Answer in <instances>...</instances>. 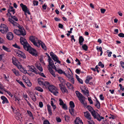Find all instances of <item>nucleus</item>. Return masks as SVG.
<instances>
[{"instance_id":"obj_17","label":"nucleus","mask_w":124,"mask_h":124,"mask_svg":"<svg viewBox=\"0 0 124 124\" xmlns=\"http://www.w3.org/2000/svg\"><path fill=\"white\" fill-rule=\"evenodd\" d=\"M48 69L50 73L52 74V75L54 77H55L56 75L55 74L54 72L52 69V68L50 67H48Z\"/></svg>"},{"instance_id":"obj_31","label":"nucleus","mask_w":124,"mask_h":124,"mask_svg":"<svg viewBox=\"0 0 124 124\" xmlns=\"http://www.w3.org/2000/svg\"><path fill=\"white\" fill-rule=\"evenodd\" d=\"M20 70L24 74H26L27 73L26 70H25V69L23 67L20 68Z\"/></svg>"},{"instance_id":"obj_1","label":"nucleus","mask_w":124,"mask_h":124,"mask_svg":"<svg viewBox=\"0 0 124 124\" xmlns=\"http://www.w3.org/2000/svg\"><path fill=\"white\" fill-rule=\"evenodd\" d=\"M21 44L23 46V48L25 50L29 52L33 55L35 56H37L36 50L31 47L28 42H22Z\"/></svg>"},{"instance_id":"obj_44","label":"nucleus","mask_w":124,"mask_h":124,"mask_svg":"<svg viewBox=\"0 0 124 124\" xmlns=\"http://www.w3.org/2000/svg\"><path fill=\"white\" fill-rule=\"evenodd\" d=\"M36 41H35L32 43H33V44L35 46H37L38 47H40V43L39 44V45H38L37 44V43L36 42Z\"/></svg>"},{"instance_id":"obj_29","label":"nucleus","mask_w":124,"mask_h":124,"mask_svg":"<svg viewBox=\"0 0 124 124\" xmlns=\"http://www.w3.org/2000/svg\"><path fill=\"white\" fill-rule=\"evenodd\" d=\"M62 91L63 92H68L67 90L66 89V88L64 87V86H62V87H61V89Z\"/></svg>"},{"instance_id":"obj_55","label":"nucleus","mask_w":124,"mask_h":124,"mask_svg":"<svg viewBox=\"0 0 124 124\" xmlns=\"http://www.w3.org/2000/svg\"><path fill=\"white\" fill-rule=\"evenodd\" d=\"M4 91H5V92H6L7 93L10 95V96L11 97L13 96V95H12L10 92H8V91H6V90H4Z\"/></svg>"},{"instance_id":"obj_26","label":"nucleus","mask_w":124,"mask_h":124,"mask_svg":"<svg viewBox=\"0 0 124 124\" xmlns=\"http://www.w3.org/2000/svg\"><path fill=\"white\" fill-rule=\"evenodd\" d=\"M36 67L39 70V71H42L43 69L42 67L41 66V65L40 64H39L38 65H37Z\"/></svg>"},{"instance_id":"obj_57","label":"nucleus","mask_w":124,"mask_h":124,"mask_svg":"<svg viewBox=\"0 0 124 124\" xmlns=\"http://www.w3.org/2000/svg\"><path fill=\"white\" fill-rule=\"evenodd\" d=\"M65 120L66 121H67L69 119V117L67 115H65L64 116Z\"/></svg>"},{"instance_id":"obj_20","label":"nucleus","mask_w":124,"mask_h":124,"mask_svg":"<svg viewBox=\"0 0 124 124\" xmlns=\"http://www.w3.org/2000/svg\"><path fill=\"white\" fill-rule=\"evenodd\" d=\"M75 93L78 99L81 97L83 96L78 91H75Z\"/></svg>"},{"instance_id":"obj_16","label":"nucleus","mask_w":124,"mask_h":124,"mask_svg":"<svg viewBox=\"0 0 124 124\" xmlns=\"http://www.w3.org/2000/svg\"><path fill=\"white\" fill-rule=\"evenodd\" d=\"M86 108L87 109L90 111L91 114H92V112H93L94 111H95L93 108L89 105L87 106Z\"/></svg>"},{"instance_id":"obj_48","label":"nucleus","mask_w":124,"mask_h":124,"mask_svg":"<svg viewBox=\"0 0 124 124\" xmlns=\"http://www.w3.org/2000/svg\"><path fill=\"white\" fill-rule=\"evenodd\" d=\"M27 113L29 114V115L31 117H33V115L31 112L29 110L27 111Z\"/></svg>"},{"instance_id":"obj_37","label":"nucleus","mask_w":124,"mask_h":124,"mask_svg":"<svg viewBox=\"0 0 124 124\" xmlns=\"http://www.w3.org/2000/svg\"><path fill=\"white\" fill-rule=\"evenodd\" d=\"M16 80V81H17V82H18V83L19 84H20V85L23 87H24V88L25 87V86L23 84V82L22 81H19V80Z\"/></svg>"},{"instance_id":"obj_4","label":"nucleus","mask_w":124,"mask_h":124,"mask_svg":"<svg viewBox=\"0 0 124 124\" xmlns=\"http://www.w3.org/2000/svg\"><path fill=\"white\" fill-rule=\"evenodd\" d=\"M50 55L51 57L52 58L54 61L56 62L59 64L61 62L58 60V57L56 55L54 54L53 52H50Z\"/></svg>"},{"instance_id":"obj_54","label":"nucleus","mask_w":124,"mask_h":124,"mask_svg":"<svg viewBox=\"0 0 124 124\" xmlns=\"http://www.w3.org/2000/svg\"><path fill=\"white\" fill-rule=\"evenodd\" d=\"M90 120L88 121V124H94V122L92 120Z\"/></svg>"},{"instance_id":"obj_36","label":"nucleus","mask_w":124,"mask_h":124,"mask_svg":"<svg viewBox=\"0 0 124 124\" xmlns=\"http://www.w3.org/2000/svg\"><path fill=\"white\" fill-rule=\"evenodd\" d=\"M49 83L47 81H45V83H43V86H45L46 87H48L49 85Z\"/></svg>"},{"instance_id":"obj_41","label":"nucleus","mask_w":124,"mask_h":124,"mask_svg":"<svg viewBox=\"0 0 124 124\" xmlns=\"http://www.w3.org/2000/svg\"><path fill=\"white\" fill-rule=\"evenodd\" d=\"M11 18L16 21H17L18 20L17 18L15 16H11Z\"/></svg>"},{"instance_id":"obj_27","label":"nucleus","mask_w":124,"mask_h":124,"mask_svg":"<svg viewBox=\"0 0 124 124\" xmlns=\"http://www.w3.org/2000/svg\"><path fill=\"white\" fill-rule=\"evenodd\" d=\"M8 21L14 25H16V24H17L16 22H14L11 18H9L8 19Z\"/></svg>"},{"instance_id":"obj_51","label":"nucleus","mask_w":124,"mask_h":124,"mask_svg":"<svg viewBox=\"0 0 124 124\" xmlns=\"http://www.w3.org/2000/svg\"><path fill=\"white\" fill-rule=\"evenodd\" d=\"M38 2L37 1L34 0L33 1L34 6H37L38 5Z\"/></svg>"},{"instance_id":"obj_52","label":"nucleus","mask_w":124,"mask_h":124,"mask_svg":"<svg viewBox=\"0 0 124 124\" xmlns=\"http://www.w3.org/2000/svg\"><path fill=\"white\" fill-rule=\"evenodd\" d=\"M56 120L57 122H60L61 121V119L60 117H56Z\"/></svg>"},{"instance_id":"obj_60","label":"nucleus","mask_w":124,"mask_h":124,"mask_svg":"<svg viewBox=\"0 0 124 124\" xmlns=\"http://www.w3.org/2000/svg\"><path fill=\"white\" fill-rule=\"evenodd\" d=\"M26 81H25V82L27 84V85L29 86H31V83L30 82H28V81H27V82Z\"/></svg>"},{"instance_id":"obj_24","label":"nucleus","mask_w":124,"mask_h":124,"mask_svg":"<svg viewBox=\"0 0 124 124\" xmlns=\"http://www.w3.org/2000/svg\"><path fill=\"white\" fill-rule=\"evenodd\" d=\"M1 99L3 101L5 102V103H8V101L7 98L4 96H2L1 97Z\"/></svg>"},{"instance_id":"obj_58","label":"nucleus","mask_w":124,"mask_h":124,"mask_svg":"<svg viewBox=\"0 0 124 124\" xmlns=\"http://www.w3.org/2000/svg\"><path fill=\"white\" fill-rule=\"evenodd\" d=\"M19 64H17L16 65H15L16 66L18 69L20 70V68L22 67V66L21 65H20Z\"/></svg>"},{"instance_id":"obj_33","label":"nucleus","mask_w":124,"mask_h":124,"mask_svg":"<svg viewBox=\"0 0 124 124\" xmlns=\"http://www.w3.org/2000/svg\"><path fill=\"white\" fill-rule=\"evenodd\" d=\"M20 42L21 44H22V42H25V43H27V42L26 39H25L21 38L20 39Z\"/></svg>"},{"instance_id":"obj_38","label":"nucleus","mask_w":124,"mask_h":124,"mask_svg":"<svg viewBox=\"0 0 124 124\" xmlns=\"http://www.w3.org/2000/svg\"><path fill=\"white\" fill-rule=\"evenodd\" d=\"M82 47L83 49L85 51H87L88 47L87 46L86 44H84L82 46Z\"/></svg>"},{"instance_id":"obj_47","label":"nucleus","mask_w":124,"mask_h":124,"mask_svg":"<svg viewBox=\"0 0 124 124\" xmlns=\"http://www.w3.org/2000/svg\"><path fill=\"white\" fill-rule=\"evenodd\" d=\"M51 106H52L53 109L54 110L56 108V106L55 105H54V103L52 101H51Z\"/></svg>"},{"instance_id":"obj_40","label":"nucleus","mask_w":124,"mask_h":124,"mask_svg":"<svg viewBox=\"0 0 124 124\" xmlns=\"http://www.w3.org/2000/svg\"><path fill=\"white\" fill-rule=\"evenodd\" d=\"M58 79L60 82L62 83H63L64 82V79L61 77H58Z\"/></svg>"},{"instance_id":"obj_43","label":"nucleus","mask_w":124,"mask_h":124,"mask_svg":"<svg viewBox=\"0 0 124 124\" xmlns=\"http://www.w3.org/2000/svg\"><path fill=\"white\" fill-rule=\"evenodd\" d=\"M13 9H14V8L13 7L9 6V8L8 10V11L9 12H12V10H13Z\"/></svg>"},{"instance_id":"obj_59","label":"nucleus","mask_w":124,"mask_h":124,"mask_svg":"<svg viewBox=\"0 0 124 124\" xmlns=\"http://www.w3.org/2000/svg\"><path fill=\"white\" fill-rule=\"evenodd\" d=\"M56 71H57L60 74H62L63 73L62 70L60 69L58 70H57Z\"/></svg>"},{"instance_id":"obj_22","label":"nucleus","mask_w":124,"mask_h":124,"mask_svg":"<svg viewBox=\"0 0 124 124\" xmlns=\"http://www.w3.org/2000/svg\"><path fill=\"white\" fill-rule=\"evenodd\" d=\"M47 107L48 112L50 115H51L52 114V113L51 109V107L50 105L49 104H47Z\"/></svg>"},{"instance_id":"obj_19","label":"nucleus","mask_w":124,"mask_h":124,"mask_svg":"<svg viewBox=\"0 0 124 124\" xmlns=\"http://www.w3.org/2000/svg\"><path fill=\"white\" fill-rule=\"evenodd\" d=\"M96 104H95V106L98 109H99L100 108V104L99 101L96 99Z\"/></svg>"},{"instance_id":"obj_13","label":"nucleus","mask_w":124,"mask_h":124,"mask_svg":"<svg viewBox=\"0 0 124 124\" xmlns=\"http://www.w3.org/2000/svg\"><path fill=\"white\" fill-rule=\"evenodd\" d=\"M13 63L15 65H16L17 64H20V62L16 57H13L12 58Z\"/></svg>"},{"instance_id":"obj_34","label":"nucleus","mask_w":124,"mask_h":124,"mask_svg":"<svg viewBox=\"0 0 124 124\" xmlns=\"http://www.w3.org/2000/svg\"><path fill=\"white\" fill-rule=\"evenodd\" d=\"M13 72L16 75L18 76L19 75V72L18 71L16 70L15 69L12 70Z\"/></svg>"},{"instance_id":"obj_61","label":"nucleus","mask_w":124,"mask_h":124,"mask_svg":"<svg viewBox=\"0 0 124 124\" xmlns=\"http://www.w3.org/2000/svg\"><path fill=\"white\" fill-rule=\"evenodd\" d=\"M43 124H50L48 120H45L44 121Z\"/></svg>"},{"instance_id":"obj_45","label":"nucleus","mask_w":124,"mask_h":124,"mask_svg":"<svg viewBox=\"0 0 124 124\" xmlns=\"http://www.w3.org/2000/svg\"><path fill=\"white\" fill-rule=\"evenodd\" d=\"M59 101L60 102L59 105H63L64 104V102L63 101H62V100L60 98L59 99Z\"/></svg>"},{"instance_id":"obj_21","label":"nucleus","mask_w":124,"mask_h":124,"mask_svg":"<svg viewBox=\"0 0 124 124\" xmlns=\"http://www.w3.org/2000/svg\"><path fill=\"white\" fill-rule=\"evenodd\" d=\"M53 89L50 92L53 93L54 95H56L58 93V92L57 90H56V88L55 87V88H53Z\"/></svg>"},{"instance_id":"obj_6","label":"nucleus","mask_w":124,"mask_h":124,"mask_svg":"<svg viewBox=\"0 0 124 124\" xmlns=\"http://www.w3.org/2000/svg\"><path fill=\"white\" fill-rule=\"evenodd\" d=\"M8 27L4 24H1L0 26V31H8Z\"/></svg>"},{"instance_id":"obj_18","label":"nucleus","mask_w":124,"mask_h":124,"mask_svg":"<svg viewBox=\"0 0 124 124\" xmlns=\"http://www.w3.org/2000/svg\"><path fill=\"white\" fill-rule=\"evenodd\" d=\"M35 39H37V38L35 36H30L29 37V40L32 42L36 41Z\"/></svg>"},{"instance_id":"obj_56","label":"nucleus","mask_w":124,"mask_h":124,"mask_svg":"<svg viewBox=\"0 0 124 124\" xmlns=\"http://www.w3.org/2000/svg\"><path fill=\"white\" fill-rule=\"evenodd\" d=\"M39 106L40 107L42 108L43 106V103L42 102H39Z\"/></svg>"},{"instance_id":"obj_42","label":"nucleus","mask_w":124,"mask_h":124,"mask_svg":"<svg viewBox=\"0 0 124 124\" xmlns=\"http://www.w3.org/2000/svg\"><path fill=\"white\" fill-rule=\"evenodd\" d=\"M12 46L16 48H18L19 49H20V47L19 46H18L16 43L15 44L13 45Z\"/></svg>"},{"instance_id":"obj_35","label":"nucleus","mask_w":124,"mask_h":124,"mask_svg":"<svg viewBox=\"0 0 124 124\" xmlns=\"http://www.w3.org/2000/svg\"><path fill=\"white\" fill-rule=\"evenodd\" d=\"M18 27L19 28V30H18V31H23V30L25 31V30L22 26L19 25Z\"/></svg>"},{"instance_id":"obj_46","label":"nucleus","mask_w":124,"mask_h":124,"mask_svg":"<svg viewBox=\"0 0 124 124\" xmlns=\"http://www.w3.org/2000/svg\"><path fill=\"white\" fill-rule=\"evenodd\" d=\"M62 106V108L66 110L68 109L67 106L65 104H64Z\"/></svg>"},{"instance_id":"obj_63","label":"nucleus","mask_w":124,"mask_h":124,"mask_svg":"<svg viewBox=\"0 0 124 124\" xmlns=\"http://www.w3.org/2000/svg\"><path fill=\"white\" fill-rule=\"evenodd\" d=\"M71 84L69 83H67L66 84V85L68 88L69 89L70 87V86L71 85Z\"/></svg>"},{"instance_id":"obj_15","label":"nucleus","mask_w":124,"mask_h":124,"mask_svg":"<svg viewBox=\"0 0 124 124\" xmlns=\"http://www.w3.org/2000/svg\"><path fill=\"white\" fill-rule=\"evenodd\" d=\"M31 68V70H29L28 71H32L34 72L36 74H39V72L35 68V67L33 66Z\"/></svg>"},{"instance_id":"obj_28","label":"nucleus","mask_w":124,"mask_h":124,"mask_svg":"<svg viewBox=\"0 0 124 124\" xmlns=\"http://www.w3.org/2000/svg\"><path fill=\"white\" fill-rule=\"evenodd\" d=\"M48 88L50 91H51L53 89V88H55V87L53 85H49L48 87Z\"/></svg>"},{"instance_id":"obj_39","label":"nucleus","mask_w":124,"mask_h":124,"mask_svg":"<svg viewBox=\"0 0 124 124\" xmlns=\"http://www.w3.org/2000/svg\"><path fill=\"white\" fill-rule=\"evenodd\" d=\"M23 53L20 51H18V52L17 53V54H19V57H22L23 56V54H22Z\"/></svg>"},{"instance_id":"obj_3","label":"nucleus","mask_w":124,"mask_h":124,"mask_svg":"<svg viewBox=\"0 0 124 124\" xmlns=\"http://www.w3.org/2000/svg\"><path fill=\"white\" fill-rule=\"evenodd\" d=\"M69 104L70 106L69 108V112L71 115H73L75 111L74 108L75 107V104L74 102L72 101H70Z\"/></svg>"},{"instance_id":"obj_32","label":"nucleus","mask_w":124,"mask_h":124,"mask_svg":"<svg viewBox=\"0 0 124 124\" xmlns=\"http://www.w3.org/2000/svg\"><path fill=\"white\" fill-rule=\"evenodd\" d=\"M35 89L36 90L40 92H42L43 91V89L41 87L39 86L36 87Z\"/></svg>"},{"instance_id":"obj_14","label":"nucleus","mask_w":124,"mask_h":124,"mask_svg":"<svg viewBox=\"0 0 124 124\" xmlns=\"http://www.w3.org/2000/svg\"><path fill=\"white\" fill-rule=\"evenodd\" d=\"M79 43L80 45L83 44V42L84 41V38L82 36H80L79 37Z\"/></svg>"},{"instance_id":"obj_2","label":"nucleus","mask_w":124,"mask_h":124,"mask_svg":"<svg viewBox=\"0 0 124 124\" xmlns=\"http://www.w3.org/2000/svg\"><path fill=\"white\" fill-rule=\"evenodd\" d=\"M94 119H96L99 121H100L102 119H104V117L101 116L98 113L95 111L92 112L91 114Z\"/></svg>"},{"instance_id":"obj_62","label":"nucleus","mask_w":124,"mask_h":124,"mask_svg":"<svg viewBox=\"0 0 124 124\" xmlns=\"http://www.w3.org/2000/svg\"><path fill=\"white\" fill-rule=\"evenodd\" d=\"M88 100L89 101L90 104H93V101L90 98H88Z\"/></svg>"},{"instance_id":"obj_64","label":"nucleus","mask_w":124,"mask_h":124,"mask_svg":"<svg viewBox=\"0 0 124 124\" xmlns=\"http://www.w3.org/2000/svg\"><path fill=\"white\" fill-rule=\"evenodd\" d=\"M120 64L121 65V66L123 68H124V62L122 61L120 62Z\"/></svg>"},{"instance_id":"obj_49","label":"nucleus","mask_w":124,"mask_h":124,"mask_svg":"<svg viewBox=\"0 0 124 124\" xmlns=\"http://www.w3.org/2000/svg\"><path fill=\"white\" fill-rule=\"evenodd\" d=\"M98 65L99 66H101V67L102 68H103L104 67V64H102V62H99Z\"/></svg>"},{"instance_id":"obj_30","label":"nucleus","mask_w":124,"mask_h":124,"mask_svg":"<svg viewBox=\"0 0 124 124\" xmlns=\"http://www.w3.org/2000/svg\"><path fill=\"white\" fill-rule=\"evenodd\" d=\"M2 48L4 50L8 52H10V50L7 47L4 46H3Z\"/></svg>"},{"instance_id":"obj_11","label":"nucleus","mask_w":124,"mask_h":124,"mask_svg":"<svg viewBox=\"0 0 124 124\" xmlns=\"http://www.w3.org/2000/svg\"><path fill=\"white\" fill-rule=\"evenodd\" d=\"M76 124H83L82 120H80L79 117H77L74 121Z\"/></svg>"},{"instance_id":"obj_8","label":"nucleus","mask_w":124,"mask_h":124,"mask_svg":"<svg viewBox=\"0 0 124 124\" xmlns=\"http://www.w3.org/2000/svg\"><path fill=\"white\" fill-rule=\"evenodd\" d=\"M13 38V33L10 32H9L7 34V38L9 40H12Z\"/></svg>"},{"instance_id":"obj_7","label":"nucleus","mask_w":124,"mask_h":124,"mask_svg":"<svg viewBox=\"0 0 124 124\" xmlns=\"http://www.w3.org/2000/svg\"><path fill=\"white\" fill-rule=\"evenodd\" d=\"M85 98L83 96L79 98V100L80 101L81 103L84 106L86 107L87 106V105L86 102L85 100Z\"/></svg>"},{"instance_id":"obj_12","label":"nucleus","mask_w":124,"mask_h":124,"mask_svg":"<svg viewBox=\"0 0 124 124\" xmlns=\"http://www.w3.org/2000/svg\"><path fill=\"white\" fill-rule=\"evenodd\" d=\"M26 31H14L15 33L18 35L24 36L26 35Z\"/></svg>"},{"instance_id":"obj_23","label":"nucleus","mask_w":124,"mask_h":124,"mask_svg":"<svg viewBox=\"0 0 124 124\" xmlns=\"http://www.w3.org/2000/svg\"><path fill=\"white\" fill-rule=\"evenodd\" d=\"M48 62H49V65H48L49 67H50V66H52L54 65V64L53 62V61L51 58L50 60H48Z\"/></svg>"},{"instance_id":"obj_25","label":"nucleus","mask_w":124,"mask_h":124,"mask_svg":"<svg viewBox=\"0 0 124 124\" xmlns=\"http://www.w3.org/2000/svg\"><path fill=\"white\" fill-rule=\"evenodd\" d=\"M42 79L41 78H38L37 80L39 84L40 85H43L44 83L41 80Z\"/></svg>"},{"instance_id":"obj_9","label":"nucleus","mask_w":124,"mask_h":124,"mask_svg":"<svg viewBox=\"0 0 124 124\" xmlns=\"http://www.w3.org/2000/svg\"><path fill=\"white\" fill-rule=\"evenodd\" d=\"M84 116L88 120L91 119L92 117L91 114L88 111L84 112Z\"/></svg>"},{"instance_id":"obj_53","label":"nucleus","mask_w":124,"mask_h":124,"mask_svg":"<svg viewBox=\"0 0 124 124\" xmlns=\"http://www.w3.org/2000/svg\"><path fill=\"white\" fill-rule=\"evenodd\" d=\"M118 36L121 37H124V34L122 33H120L118 35Z\"/></svg>"},{"instance_id":"obj_50","label":"nucleus","mask_w":124,"mask_h":124,"mask_svg":"<svg viewBox=\"0 0 124 124\" xmlns=\"http://www.w3.org/2000/svg\"><path fill=\"white\" fill-rule=\"evenodd\" d=\"M73 77V76H72V77L70 78V79H69V80L70 82H71L73 84H74V78Z\"/></svg>"},{"instance_id":"obj_10","label":"nucleus","mask_w":124,"mask_h":124,"mask_svg":"<svg viewBox=\"0 0 124 124\" xmlns=\"http://www.w3.org/2000/svg\"><path fill=\"white\" fill-rule=\"evenodd\" d=\"M38 43H40V45H41L42 48L45 50H46V47L45 44L43 42L41 41L40 40H38Z\"/></svg>"},{"instance_id":"obj_5","label":"nucleus","mask_w":124,"mask_h":124,"mask_svg":"<svg viewBox=\"0 0 124 124\" xmlns=\"http://www.w3.org/2000/svg\"><path fill=\"white\" fill-rule=\"evenodd\" d=\"M20 5L22 8L23 10L24 11L25 13H28V14H30V13L29 10L27 6L25 5H24L23 3H22L20 4Z\"/></svg>"}]
</instances>
